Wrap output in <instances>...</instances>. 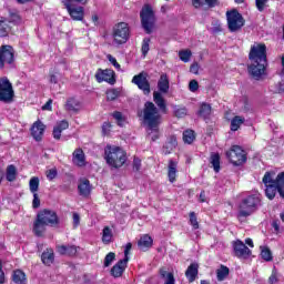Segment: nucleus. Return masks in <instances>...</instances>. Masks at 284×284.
Segmentation results:
<instances>
[{
	"mask_svg": "<svg viewBox=\"0 0 284 284\" xmlns=\"http://www.w3.org/2000/svg\"><path fill=\"white\" fill-rule=\"evenodd\" d=\"M267 47L263 43L253 44L248 53V74L255 81H261L267 74Z\"/></svg>",
	"mask_w": 284,
	"mask_h": 284,
	"instance_id": "obj_1",
	"label": "nucleus"
},
{
	"mask_svg": "<svg viewBox=\"0 0 284 284\" xmlns=\"http://www.w3.org/2000/svg\"><path fill=\"white\" fill-rule=\"evenodd\" d=\"M262 183L265 186V194L270 201H273L276 196V192L284 199V172L276 175V172L268 171L264 174Z\"/></svg>",
	"mask_w": 284,
	"mask_h": 284,
	"instance_id": "obj_2",
	"label": "nucleus"
},
{
	"mask_svg": "<svg viewBox=\"0 0 284 284\" xmlns=\"http://www.w3.org/2000/svg\"><path fill=\"white\" fill-rule=\"evenodd\" d=\"M143 121L149 128V136L152 141L159 139V125H161V113L154 103L146 102L143 110Z\"/></svg>",
	"mask_w": 284,
	"mask_h": 284,
	"instance_id": "obj_3",
	"label": "nucleus"
},
{
	"mask_svg": "<svg viewBox=\"0 0 284 284\" xmlns=\"http://www.w3.org/2000/svg\"><path fill=\"white\" fill-rule=\"evenodd\" d=\"M104 160L112 170H119L125 165L128 153L121 146L108 144L104 148Z\"/></svg>",
	"mask_w": 284,
	"mask_h": 284,
	"instance_id": "obj_4",
	"label": "nucleus"
},
{
	"mask_svg": "<svg viewBox=\"0 0 284 284\" xmlns=\"http://www.w3.org/2000/svg\"><path fill=\"white\" fill-rule=\"evenodd\" d=\"M258 205H261V195L258 193L248 195L240 203L237 217L247 219V216H252L255 210H258Z\"/></svg>",
	"mask_w": 284,
	"mask_h": 284,
	"instance_id": "obj_5",
	"label": "nucleus"
},
{
	"mask_svg": "<svg viewBox=\"0 0 284 284\" xmlns=\"http://www.w3.org/2000/svg\"><path fill=\"white\" fill-rule=\"evenodd\" d=\"M140 19L142 28L146 34H152V32H154V28H156V16L154 14V10L150 4H145L142 8Z\"/></svg>",
	"mask_w": 284,
	"mask_h": 284,
	"instance_id": "obj_6",
	"label": "nucleus"
},
{
	"mask_svg": "<svg viewBox=\"0 0 284 284\" xmlns=\"http://www.w3.org/2000/svg\"><path fill=\"white\" fill-rule=\"evenodd\" d=\"M113 41L116 45H122V43H128L130 39V26L128 22H119L113 27Z\"/></svg>",
	"mask_w": 284,
	"mask_h": 284,
	"instance_id": "obj_7",
	"label": "nucleus"
},
{
	"mask_svg": "<svg viewBox=\"0 0 284 284\" xmlns=\"http://www.w3.org/2000/svg\"><path fill=\"white\" fill-rule=\"evenodd\" d=\"M225 154L226 159L235 166L243 165L247 162V153L239 145H233Z\"/></svg>",
	"mask_w": 284,
	"mask_h": 284,
	"instance_id": "obj_8",
	"label": "nucleus"
},
{
	"mask_svg": "<svg viewBox=\"0 0 284 284\" xmlns=\"http://www.w3.org/2000/svg\"><path fill=\"white\" fill-rule=\"evenodd\" d=\"M226 19L230 32H237V30H241V28L245 26L243 16H241V13H239L236 10L229 11L226 13Z\"/></svg>",
	"mask_w": 284,
	"mask_h": 284,
	"instance_id": "obj_9",
	"label": "nucleus"
},
{
	"mask_svg": "<svg viewBox=\"0 0 284 284\" xmlns=\"http://www.w3.org/2000/svg\"><path fill=\"white\" fill-rule=\"evenodd\" d=\"M14 97V90H12V83L8 78H0V101L3 103H10Z\"/></svg>",
	"mask_w": 284,
	"mask_h": 284,
	"instance_id": "obj_10",
	"label": "nucleus"
},
{
	"mask_svg": "<svg viewBox=\"0 0 284 284\" xmlns=\"http://www.w3.org/2000/svg\"><path fill=\"white\" fill-rule=\"evenodd\" d=\"M95 80L98 83H109L114 85L116 83V73L112 69H98L95 72Z\"/></svg>",
	"mask_w": 284,
	"mask_h": 284,
	"instance_id": "obj_11",
	"label": "nucleus"
},
{
	"mask_svg": "<svg viewBox=\"0 0 284 284\" xmlns=\"http://www.w3.org/2000/svg\"><path fill=\"white\" fill-rule=\"evenodd\" d=\"M63 6L73 21H83L85 9L82 6H78L74 2L63 3Z\"/></svg>",
	"mask_w": 284,
	"mask_h": 284,
	"instance_id": "obj_12",
	"label": "nucleus"
},
{
	"mask_svg": "<svg viewBox=\"0 0 284 284\" xmlns=\"http://www.w3.org/2000/svg\"><path fill=\"white\" fill-rule=\"evenodd\" d=\"M37 219H39L42 223L48 225L49 227H57L59 225V216H57V213L54 211L44 210L41 211Z\"/></svg>",
	"mask_w": 284,
	"mask_h": 284,
	"instance_id": "obj_13",
	"label": "nucleus"
},
{
	"mask_svg": "<svg viewBox=\"0 0 284 284\" xmlns=\"http://www.w3.org/2000/svg\"><path fill=\"white\" fill-rule=\"evenodd\" d=\"M14 61V50L11 45H3L0 48V68H3L6 63H12Z\"/></svg>",
	"mask_w": 284,
	"mask_h": 284,
	"instance_id": "obj_14",
	"label": "nucleus"
},
{
	"mask_svg": "<svg viewBox=\"0 0 284 284\" xmlns=\"http://www.w3.org/2000/svg\"><path fill=\"white\" fill-rule=\"evenodd\" d=\"M132 83L138 85V88L144 92V94H150V82H148L145 73H139L138 75H134Z\"/></svg>",
	"mask_w": 284,
	"mask_h": 284,
	"instance_id": "obj_15",
	"label": "nucleus"
},
{
	"mask_svg": "<svg viewBox=\"0 0 284 284\" xmlns=\"http://www.w3.org/2000/svg\"><path fill=\"white\" fill-rule=\"evenodd\" d=\"M233 248L235 256H239V258H247L252 254V251L241 240L234 242Z\"/></svg>",
	"mask_w": 284,
	"mask_h": 284,
	"instance_id": "obj_16",
	"label": "nucleus"
},
{
	"mask_svg": "<svg viewBox=\"0 0 284 284\" xmlns=\"http://www.w3.org/2000/svg\"><path fill=\"white\" fill-rule=\"evenodd\" d=\"M45 133V124L41 120L36 121L31 126V135L36 141H41Z\"/></svg>",
	"mask_w": 284,
	"mask_h": 284,
	"instance_id": "obj_17",
	"label": "nucleus"
},
{
	"mask_svg": "<svg viewBox=\"0 0 284 284\" xmlns=\"http://www.w3.org/2000/svg\"><path fill=\"white\" fill-rule=\"evenodd\" d=\"M125 267H128V258L120 260L111 268V275H113L114 278H121V276H123V273L125 272Z\"/></svg>",
	"mask_w": 284,
	"mask_h": 284,
	"instance_id": "obj_18",
	"label": "nucleus"
},
{
	"mask_svg": "<svg viewBox=\"0 0 284 284\" xmlns=\"http://www.w3.org/2000/svg\"><path fill=\"white\" fill-rule=\"evenodd\" d=\"M72 161L78 168H85V153L82 149L74 150Z\"/></svg>",
	"mask_w": 284,
	"mask_h": 284,
	"instance_id": "obj_19",
	"label": "nucleus"
},
{
	"mask_svg": "<svg viewBox=\"0 0 284 284\" xmlns=\"http://www.w3.org/2000/svg\"><path fill=\"white\" fill-rule=\"evenodd\" d=\"M78 190H79L80 196H90V193L92 192L90 180L81 179L78 185Z\"/></svg>",
	"mask_w": 284,
	"mask_h": 284,
	"instance_id": "obj_20",
	"label": "nucleus"
},
{
	"mask_svg": "<svg viewBox=\"0 0 284 284\" xmlns=\"http://www.w3.org/2000/svg\"><path fill=\"white\" fill-rule=\"evenodd\" d=\"M178 168H179V162L174 160L169 161L168 176H169L170 183H174V181H176V174L179 172Z\"/></svg>",
	"mask_w": 284,
	"mask_h": 284,
	"instance_id": "obj_21",
	"label": "nucleus"
},
{
	"mask_svg": "<svg viewBox=\"0 0 284 284\" xmlns=\"http://www.w3.org/2000/svg\"><path fill=\"white\" fill-rule=\"evenodd\" d=\"M48 224L37 217L33 223V233L36 234V236H43V234H45V232L48 231Z\"/></svg>",
	"mask_w": 284,
	"mask_h": 284,
	"instance_id": "obj_22",
	"label": "nucleus"
},
{
	"mask_svg": "<svg viewBox=\"0 0 284 284\" xmlns=\"http://www.w3.org/2000/svg\"><path fill=\"white\" fill-rule=\"evenodd\" d=\"M185 276L190 283H194V281H196V276H199V264H191L185 272Z\"/></svg>",
	"mask_w": 284,
	"mask_h": 284,
	"instance_id": "obj_23",
	"label": "nucleus"
},
{
	"mask_svg": "<svg viewBox=\"0 0 284 284\" xmlns=\"http://www.w3.org/2000/svg\"><path fill=\"white\" fill-rule=\"evenodd\" d=\"M158 88L160 92H163V94H168V92H170V79H168V74L163 73L160 77Z\"/></svg>",
	"mask_w": 284,
	"mask_h": 284,
	"instance_id": "obj_24",
	"label": "nucleus"
},
{
	"mask_svg": "<svg viewBox=\"0 0 284 284\" xmlns=\"http://www.w3.org/2000/svg\"><path fill=\"white\" fill-rule=\"evenodd\" d=\"M113 239L114 233L112 232V229L110 226H104L102 230V243H104V245H110Z\"/></svg>",
	"mask_w": 284,
	"mask_h": 284,
	"instance_id": "obj_25",
	"label": "nucleus"
},
{
	"mask_svg": "<svg viewBox=\"0 0 284 284\" xmlns=\"http://www.w3.org/2000/svg\"><path fill=\"white\" fill-rule=\"evenodd\" d=\"M153 101L158 105V108L162 110V112H165V110H168V106L165 105V99L163 98V94H161V92L155 91L153 93Z\"/></svg>",
	"mask_w": 284,
	"mask_h": 284,
	"instance_id": "obj_26",
	"label": "nucleus"
},
{
	"mask_svg": "<svg viewBox=\"0 0 284 284\" xmlns=\"http://www.w3.org/2000/svg\"><path fill=\"white\" fill-rule=\"evenodd\" d=\"M59 254H62L63 256H74L77 254V246L70 245H61L58 246Z\"/></svg>",
	"mask_w": 284,
	"mask_h": 284,
	"instance_id": "obj_27",
	"label": "nucleus"
},
{
	"mask_svg": "<svg viewBox=\"0 0 284 284\" xmlns=\"http://www.w3.org/2000/svg\"><path fill=\"white\" fill-rule=\"evenodd\" d=\"M12 281L16 284H26L28 278L26 277V273L21 270L13 271Z\"/></svg>",
	"mask_w": 284,
	"mask_h": 284,
	"instance_id": "obj_28",
	"label": "nucleus"
},
{
	"mask_svg": "<svg viewBox=\"0 0 284 284\" xmlns=\"http://www.w3.org/2000/svg\"><path fill=\"white\" fill-rule=\"evenodd\" d=\"M65 110L69 112H78V110H81V102L74 98H70L65 103Z\"/></svg>",
	"mask_w": 284,
	"mask_h": 284,
	"instance_id": "obj_29",
	"label": "nucleus"
},
{
	"mask_svg": "<svg viewBox=\"0 0 284 284\" xmlns=\"http://www.w3.org/2000/svg\"><path fill=\"white\" fill-rule=\"evenodd\" d=\"M140 250L145 252L149 247H152V237L150 235H143L138 242Z\"/></svg>",
	"mask_w": 284,
	"mask_h": 284,
	"instance_id": "obj_30",
	"label": "nucleus"
},
{
	"mask_svg": "<svg viewBox=\"0 0 284 284\" xmlns=\"http://www.w3.org/2000/svg\"><path fill=\"white\" fill-rule=\"evenodd\" d=\"M194 8H201L202 6H209V8H214L217 6L219 0H192Z\"/></svg>",
	"mask_w": 284,
	"mask_h": 284,
	"instance_id": "obj_31",
	"label": "nucleus"
},
{
	"mask_svg": "<svg viewBox=\"0 0 284 284\" xmlns=\"http://www.w3.org/2000/svg\"><path fill=\"white\" fill-rule=\"evenodd\" d=\"M41 258L44 265H52V263H54V251L47 250L42 253Z\"/></svg>",
	"mask_w": 284,
	"mask_h": 284,
	"instance_id": "obj_32",
	"label": "nucleus"
},
{
	"mask_svg": "<svg viewBox=\"0 0 284 284\" xmlns=\"http://www.w3.org/2000/svg\"><path fill=\"white\" fill-rule=\"evenodd\" d=\"M210 163H211L214 172L221 171V156L219 155V153L211 154Z\"/></svg>",
	"mask_w": 284,
	"mask_h": 284,
	"instance_id": "obj_33",
	"label": "nucleus"
},
{
	"mask_svg": "<svg viewBox=\"0 0 284 284\" xmlns=\"http://www.w3.org/2000/svg\"><path fill=\"white\" fill-rule=\"evenodd\" d=\"M270 94H284V82H277L268 87Z\"/></svg>",
	"mask_w": 284,
	"mask_h": 284,
	"instance_id": "obj_34",
	"label": "nucleus"
},
{
	"mask_svg": "<svg viewBox=\"0 0 284 284\" xmlns=\"http://www.w3.org/2000/svg\"><path fill=\"white\" fill-rule=\"evenodd\" d=\"M212 114V106L207 103H202L199 110V116L202 119H207Z\"/></svg>",
	"mask_w": 284,
	"mask_h": 284,
	"instance_id": "obj_35",
	"label": "nucleus"
},
{
	"mask_svg": "<svg viewBox=\"0 0 284 284\" xmlns=\"http://www.w3.org/2000/svg\"><path fill=\"white\" fill-rule=\"evenodd\" d=\"M244 123H245V118L236 115L231 121V130L233 132H236V130H239V128H241V125H243Z\"/></svg>",
	"mask_w": 284,
	"mask_h": 284,
	"instance_id": "obj_36",
	"label": "nucleus"
},
{
	"mask_svg": "<svg viewBox=\"0 0 284 284\" xmlns=\"http://www.w3.org/2000/svg\"><path fill=\"white\" fill-rule=\"evenodd\" d=\"M41 181L39 180L38 176H32L29 181V190L31 192V194H37V192H39V185H40Z\"/></svg>",
	"mask_w": 284,
	"mask_h": 284,
	"instance_id": "obj_37",
	"label": "nucleus"
},
{
	"mask_svg": "<svg viewBox=\"0 0 284 284\" xmlns=\"http://www.w3.org/2000/svg\"><path fill=\"white\" fill-rule=\"evenodd\" d=\"M217 281H225L226 276H230V268L227 266L222 265L216 270Z\"/></svg>",
	"mask_w": 284,
	"mask_h": 284,
	"instance_id": "obj_38",
	"label": "nucleus"
},
{
	"mask_svg": "<svg viewBox=\"0 0 284 284\" xmlns=\"http://www.w3.org/2000/svg\"><path fill=\"white\" fill-rule=\"evenodd\" d=\"M8 32H10V22L0 20V37H8Z\"/></svg>",
	"mask_w": 284,
	"mask_h": 284,
	"instance_id": "obj_39",
	"label": "nucleus"
},
{
	"mask_svg": "<svg viewBox=\"0 0 284 284\" xmlns=\"http://www.w3.org/2000/svg\"><path fill=\"white\" fill-rule=\"evenodd\" d=\"M121 97V89H110L106 91V99L109 101H116Z\"/></svg>",
	"mask_w": 284,
	"mask_h": 284,
	"instance_id": "obj_40",
	"label": "nucleus"
},
{
	"mask_svg": "<svg viewBox=\"0 0 284 284\" xmlns=\"http://www.w3.org/2000/svg\"><path fill=\"white\" fill-rule=\"evenodd\" d=\"M180 59L183 63H190V59H192V51L191 50H182L179 52Z\"/></svg>",
	"mask_w": 284,
	"mask_h": 284,
	"instance_id": "obj_41",
	"label": "nucleus"
},
{
	"mask_svg": "<svg viewBox=\"0 0 284 284\" xmlns=\"http://www.w3.org/2000/svg\"><path fill=\"white\" fill-rule=\"evenodd\" d=\"M17 179V168L14 165H9L7 168V181H14Z\"/></svg>",
	"mask_w": 284,
	"mask_h": 284,
	"instance_id": "obj_42",
	"label": "nucleus"
},
{
	"mask_svg": "<svg viewBox=\"0 0 284 284\" xmlns=\"http://www.w3.org/2000/svg\"><path fill=\"white\" fill-rule=\"evenodd\" d=\"M113 119H115L118 125H120V128H123V125H125V116H123L122 112L115 111L112 114Z\"/></svg>",
	"mask_w": 284,
	"mask_h": 284,
	"instance_id": "obj_43",
	"label": "nucleus"
},
{
	"mask_svg": "<svg viewBox=\"0 0 284 284\" xmlns=\"http://www.w3.org/2000/svg\"><path fill=\"white\" fill-rule=\"evenodd\" d=\"M195 138L196 136L194 135V131H192V130H186L183 133V141H184V143H189V144L193 143Z\"/></svg>",
	"mask_w": 284,
	"mask_h": 284,
	"instance_id": "obj_44",
	"label": "nucleus"
},
{
	"mask_svg": "<svg viewBox=\"0 0 284 284\" xmlns=\"http://www.w3.org/2000/svg\"><path fill=\"white\" fill-rule=\"evenodd\" d=\"M261 256L264 261H272V251L266 246H261Z\"/></svg>",
	"mask_w": 284,
	"mask_h": 284,
	"instance_id": "obj_45",
	"label": "nucleus"
},
{
	"mask_svg": "<svg viewBox=\"0 0 284 284\" xmlns=\"http://www.w3.org/2000/svg\"><path fill=\"white\" fill-rule=\"evenodd\" d=\"M114 258H116V254L113 252H110L105 257H104V267H110L112 263L114 262Z\"/></svg>",
	"mask_w": 284,
	"mask_h": 284,
	"instance_id": "obj_46",
	"label": "nucleus"
},
{
	"mask_svg": "<svg viewBox=\"0 0 284 284\" xmlns=\"http://www.w3.org/2000/svg\"><path fill=\"white\" fill-rule=\"evenodd\" d=\"M108 61L118 70V72H121V64L116 61V58H114L112 54L106 55Z\"/></svg>",
	"mask_w": 284,
	"mask_h": 284,
	"instance_id": "obj_47",
	"label": "nucleus"
},
{
	"mask_svg": "<svg viewBox=\"0 0 284 284\" xmlns=\"http://www.w3.org/2000/svg\"><path fill=\"white\" fill-rule=\"evenodd\" d=\"M148 52H150V39L144 38L143 42H142V54H143V57H146Z\"/></svg>",
	"mask_w": 284,
	"mask_h": 284,
	"instance_id": "obj_48",
	"label": "nucleus"
},
{
	"mask_svg": "<svg viewBox=\"0 0 284 284\" xmlns=\"http://www.w3.org/2000/svg\"><path fill=\"white\" fill-rule=\"evenodd\" d=\"M190 224L192 225L193 230H199V220L196 219V213H190Z\"/></svg>",
	"mask_w": 284,
	"mask_h": 284,
	"instance_id": "obj_49",
	"label": "nucleus"
},
{
	"mask_svg": "<svg viewBox=\"0 0 284 284\" xmlns=\"http://www.w3.org/2000/svg\"><path fill=\"white\" fill-rule=\"evenodd\" d=\"M175 116H178L179 119H183V116H187V109L185 106L176 108Z\"/></svg>",
	"mask_w": 284,
	"mask_h": 284,
	"instance_id": "obj_50",
	"label": "nucleus"
},
{
	"mask_svg": "<svg viewBox=\"0 0 284 284\" xmlns=\"http://www.w3.org/2000/svg\"><path fill=\"white\" fill-rule=\"evenodd\" d=\"M256 8L260 12H263L265 10V3H267V0H255Z\"/></svg>",
	"mask_w": 284,
	"mask_h": 284,
	"instance_id": "obj_51",
	"label": "nucleus"
},
{
	"mask_svg": "<svg viewBox=\"0 0 284 284\" xmlns=\"http://www.w3.org/2000/svg\"><path fill=\"white\" fill-rule=\"evenodd\" d=\"M40 205H41V200L39 199V193H33L32 206L37 209V207H40Z\"/></svg>",
	"mask_w": 284,
	"mask_h": 284,
	"instance_id": "obj_52",
	"label": "nucleus"
},
{
	"mask_svg": "<svg viewBox=\"0 0 284 284\" xmlns=\"http://www.w3.org/2000/svg\"><path fill=\"white\" fill-rule=\"evenodd\" d=\"M55 128H59L63 132V130H68V128H70V124L68 121L62 120L55 125Z\"/></svg>",
	"mask_w": 284,
	"mask_h": 284,
	"instance_id": "obj_53",
	"label": "nucleus"
},
{
	"mask_svg": "<svg viewBox=\"0 0 284 284\" xmlns=\"http://www.w3.org/2000/svg\"><path fill=\"white\" fill-rule=\"evenodd\" d=\"M189 90L191 92H196V90H199V82L196 80H192L190 83H189Z\"/></svg>",
	"mask_w": 284,
	"mask_h": 284,
	"instance_id": "obj_54",
	"label": "nucleus"
},
{
	"mask_svg": "<svg viewBox=\"0 0 284 284\" xmlns=\"http://www.w3.org/2000/svg\"><path fill=\"white\" fill-rule=\"evenodd\" d=\"M47 179H49V181H53V179H57V169H51L47 171Z\"/></svg>",
	"mask_w": 284,
	"mask_h": 284,
	"instance_id": "obj_55",
	"label": "nucleus"
},
{
	"mask_svg": "<svg viewBox=\"0 0 284 284\" xmlns=\"http://www.w3.org/2000/svg\"><path fill=\"white\" fill-rule=\"evenodd\" d=\"M112 129V124L110 122H104L102 125L103 134H110V130Z\"/></svg>",
	"mask_w": 284,
	"mask_h": 284,
	"instance_id": "obj_56",
	"label": "nucleus"
},
{
	"mask_svg": "<svg viewBox=\"0 0 284 284\" xmlns=\"http://www.w3.org/2000/svg\"><path fill=\"white\" fill-rule=\"evenodd\" d=\"M133 170L135 172H139V170H141V159L134 158V160H133Z\"/></svg>",
	"mask_w": 284,
	"mask_h": 284,
	"instance_id": "obj_57",
	"label": "nucleus"
},
{
	"mask_svg": "<svg viewBox=\"0 0 284 284\" xmlns=\"http://www.w3.org/2000/svg\"><path fill=\"white\" fill-rule=\"evenodd\" d=\"M132 250V243H128L125 245V250H124V258H126V261H130V251Z\"/></svg>",
	"mask_w": 284,
	"mask_h": 284,
	"instance_id": "obj_58",
	"label": "nucleus"
},
{
	"mask_svg": "<svg viewBox=\"0 0 284 284\" xmlns=\"http://www.w3.org/2000/svg\"><path fill=\"white\" fill-rule=\"evenodd\" d=\"M61 3H81L82 6H85L88 0H61Z\"/></svg>",
	"mask_w": 284,
	"mask_h": 284,
	"instance_id": "obj_59",
	"label": "nucleus"
},
{
	"mask_svg": "<svg viewBox=\"0 0 284 284\" xmlns=\"http://www.w3.org/2000/svg\"><path fill=\"white\" fill-rule=\"evenodd\" d=\"M61 132H63V131L60 128L54 126V129H53V138L57 139V140L61 139Z\"/></svg>",
	"mask_w": 284,
	"mask_h": 284,
	"instance_id": "obj_60",
	"label": "nucleus"
},
{
	"mask_svg": "<svg viewBox=\"0 0 284 284\" xmlns=\"http://www.w3.org/2000/svg\"><path fill=\"white\" fill-rule=\"evenodd\" d=\"M199 69H200L199 64L196 62H194L190 67V72H192V74H199Z\"/></svg>",
	"mask_w": 284,
	"mask_h": 284,
	"instance_id": "obj_61",
	"label": "nucleus"
},
{
	"mask_svg": "<svg viewBox=\"0 0 284 284\" xmlns=\"http://www.w3.org/2000/svg\"><path fill=\"white\" fill-rule=\"evenodd\" d=\"M79 223H81V217L79 216L78 213L73 214V225L74 227H79Z\"/></svg>",
	"mask_w": 284,
	"mask_h": 284,
	"instance_id": "obj_62",
	"label": "nucleus"
},
{
	"mask_svg": "<svg viewBox=\"0 0 284 284\" xmlns=\"http://www.w3.org/2000/svg\"><path fill=\"white\" fill-rule=\"evenodd\" d=\"M42 110L52 112V100H48V102L44 105H42Z\"/></svg>",
	"mask_w": 284,
	"mask_h": 284,
	"instance_id": "obj_63",
	"label": "nucleus"
},
{
	"mask_svg": "<svg viewBox=\"0 0 284 284\" xmlns=\"http://www.w3.org/2000/svg\"><path fill=\"white\" fill-rule=\"evenodd\" d=\"M268 281L271 284H274L278 281V278L276 276V271H273L272 275L268 277Z\"/></svg>",
	"mask_w": 284,
	"mask_h": 284,
	"instance_id": "obj_64",
	"label": "nucleus"
}]
</instances>
